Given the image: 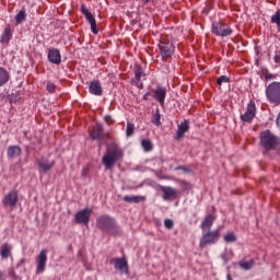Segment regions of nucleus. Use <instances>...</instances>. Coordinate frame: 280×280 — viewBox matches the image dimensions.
<instances>
[{
    "instance_id": "2",
    "label": "nucleus",
    "mask_w": 280,
    "mask_h": 280,
    "mask_svg": "<svg viewBox=\"0 0 280 280\" xmlns=\"http://www.w3.org/2000/svg\"><path fill=\"white\" fill-rule=\"evenodd\" d=\"M260 145L267 150H280V138L266 130L260 135Z\"/></svg>"
},
{
    "instance_id": "22",
    "label": "nucleus",
    "mask_w": 280,
    "mask_h": 280,
    "mask_svg": "<svg viewBox=\"0 0 280 280\" xmlns=\"http://www.w3.org/2000/svg\"><path fill=\"white\" fill-rule=\"evenodd\" d=\"M143 75H145L143 73V68H141V66H136L135 78L132 79V83L136 84V86H139V83L141 82V78H143Z\"/></svg>"
},
{
    "instance_id": "19",
    "label": "nucleus",
    "mask_w": 280,
    "mask_h": 280,
    "mask_svg": "<svg viewBox=\"0 0 280 280\" xmlns=\"http://www.w3.org/2000/svg\"><path fill=\"white\" fill-rule=\"evenodd\" d=\"M89 91L91 95L96 96H100L104 93V91L102 90V83H100L98 80H93L90 82Z\"/></svg>"
},
{
    "instance_id": "32",
    "label": "nucleus",
    "mask_w": 280,
    "mask_h": 280,
    "mask_svg": "<svg viewBox=\"0 0 280 280\" xmlns=\"http://www.w3.org/2000/svg\"><path fill=\"white\" fill-rule=\"evenodd\" d=\"M176 183H178L183 191H189V189H191V185L185 179H176Z\"/></svg>"
},
{
    "instance_id": "36",
    "label": "nucleus",
    "mask_w": 280,
    "mask_h": 280,
    "mask_svg": "<svg viewBox=\"0 0 280 280\" xmlns=\"http://www.w3.org/2000/svg\"><path fill=\"white\" fill-rule=\"evenodd\" d=\"M229 82H231V79H229V77H226V75H221V77H219V79L217 80V84H218L219 86H222V84H226V83H229Z\"/></svg>"
},
{
    "instance_id": "30",
    "label": "nucleus",
    "mask_w": 280,
    "mask_h": 280,
    "mask_svg": "<svg viewBox=\"0 0 280 280\" xmlns=\"http://www.w3.org/2000/svg\"><path fill=\"white\" fill-rule=\"evenodd\" d=\"M238 266L240 268H243V270H250L253 266H255V260L250 259L248 261H240Z\"/></svg>"
},
{
    "instance_id": "21",
    "label": "nucleus",
    "mask_w": 280,
    "mask_h": 280,
    "mask_svg": "<svg viewBox=\"0 0 280 280\" xmlns=\"http://www.w3.org/2000/svg\"><path fill=\"white\" fill-rule=\"evenodd\" d=\"M23 150L19 145H10L7 150L8 159H16L22 154Z\"/></svg>"
},
{
    "instance_id": "48",
    "label": "nucleus",
    "mask_w": 280,
    "mask_h": 280,
    "mask_svg": "<svg viewBox=\"0 0 280 280\" xmlns=\"http://www.w3.org/2000/svg\"><path fill=\"white\" fill-rule=\"evenodd\" d=\"M140 86H143V83H140Z\"/></svg>"
},
{
    "instance_id": "18",
    "label": "nucleus",
    "mask_w": 280,
    "mask_h": 280,
    "mask_svg": "<svg viewBox=\"0 0 280 280\" xmlns=\"http://www.w3.org/2000/svg\"><path fill=\"white\" fill-rule=\"evenodd\" d=\"M37 165L39 167V170H42V172H44V174H47V172H50V170L54 168V166L56 165V162L54 161H49L45 158H42L38 162Z\"/></svg>"
},
{
    "instance_id": "24",
    "label": "nucleus",
    "mask_w": 280,
    "mask_h": 280,
    "mask_svg": "<svg viewBox=\"0 0 280 280\" xmlns=\"http://www.w3.org/2000/svg\"><path fill=\"white\" fill-rule=\"evenodd\" d=\"M7 82H10V72L5 68L0 67V86H5Z\"/></svg>"
},
{
    "instance_id": "27",
    "label": "nucleus",
    "mask_w": 280,
    "mask_h": 280,
    "mask_svg": "<svg viewBox=\"0 0 280 280\" xmlns=\"http://www.w3.org/2000/svg\"><path fill=\"white\" fill-rule=\"evenodd\" d=\"M107 233L114 235V237H119V235H121V228L117 225V223L114 221V223H112V226L108 229Z\"/></svg>"
},
{
    "instance_id": "34",
    "label": "nucleus",
    "mask_w": 280,
    "mask_h": 280,
    "mask_svg": "<svg viewBox=\"0 0 280 280\" xmlns=\"http://www.w3.org/2000/svg\"><path fill=\"white\" fill-rule=\"evenodd\" d=\"M0 255L2 259H8V257H10L11 252H10V247H8V244L2 245Z\"/></svg>"
},
{
    "instance_id": "5",
    "label": "nucleus",
    "mask_w": 280,
    "mask_h": 280,
    "mask_svg": "<svg viewBox=\"0 0 280 280\" xmlns=\"http://www.w3.org/2000/svg\"><path fill=\"white\" fill-rule=\"evenodd\" d=\"M211 32L212 34H215V36H221V38L231 36V34H233V30H231V26H229V24H225L224 22H213L211 26Z\"/></svg>"
},
{
    "instance_id": "15",
    "label": "nucleus",
    "mask_w": 280,
    "mask_h": 280,
    "mask_svg": "<svg viewBox=\"0 0 280 280\" xmlns=\"http://www.w3.org/2000/svg\"><path fill=\"white\" fill-rule=\"evenodd\" d=\"M152 93H154L153 97L159 102L161 106L165 104V97L167 95V89L159 85L155 90H152Z\"/></svg>"
},
{
    "instance_id": "37",
    "label": "nucleus",
    "mask_w": 280,
    "mask_h": 280,
    "mask_svg": "<svg viewBox=\"0 0 280 280\" xmlns=\"http://www.w3.org/2000/svg\"><path fill=\"white\" fill-rule=\"evenodd\" d=\"M271 23H275L277 27H280V11H277L276 14L271 16Z\"/></svg>"
},
{
    "instance_id": "38",
    "label": "nucleus",
    "mask_w": 280,
    "mask_h": 280,
    "mask_svg": "<svg viewBox=\"0 0 280 280\" xmlns=\"http://www.w3.org/2000/svg\"><path fill=\"white\" fill-rule=\"evenodd\" d=\"M48 93H56V84L51 81H48L46 84Z\"/></svg>"
},
{
    "instance_id": "46",
    "label": "nucleus",
    "mask_w": 280,
    "mask_h": 280,
    "mask_svg": "<svg viewBox=\"0 0 280 280\" xmlns=\"http://www.w3.org/2000/svg\"><path fill=\"white\" fill-rule=\"evenodd\" d=\"M142 100H144V102H148L150 100V92H147L143 96Z\"/></svg>"
},
{
    "instance_id": "11",
    "label": "nucleus",
    "mask_w": 280,
    "mask_h": 280,
    "mask_svg": "<svg viewBox=\"0 0 280 280\" xmlns=\"http://www.w3.org/2000/svg\"><path fill=\"white\" fill-rule=\"evenodd\" d=\"M81 12H82V14H84L88 23H90L91 32L94 33V34H98L97 21H95V16H93V13H91V11H89V8H86L85 4L81 5Z\"/></svg>"
},
{
    "instance_id": "40",
    "label": "nucleus",
    "mask_w": 280,
    "mask_h": 280,
    "mask_svg": "<svg viewBox=\"0 0 280 280\" xmlns=\"http://www.w3.org/2000/svg\"><path fill=\"white\" fill-rule=\"evenodd\" d=\"M165 229L172 230L174 229V220L172 219H165L164 221Z\"/></svg>"
},
{
    "instance_id": "47",
    "label": "nucleus",
    "mask_w": 280,
    "mask_h": 280,
    "mask_svg": "<svg viewBox=\"0 0 280 280\" xmlns=\"http://www.w3.org/2000/svg\"><path fill=\"white\" fill-rule=\"evenodd\" d=\"M0 280H5V273L0 269Z\"/></svg>"
},
{
    "instance_id": "28",
    "label": "nucleus",
    "mask_w": 280,
    "mask_h": 280,
    "mask_svg": "<svg viewBox=\"0 0 280 280\" xmlns=\"http://www.w3.org/2000/svg\"><path fill=\"white\" fill-rule=\"evenodd\" d=\"M141 147L144 152H152V150H154V144H152V140L150 139H142Z\"/></svg>"
},
{
    "instance_id": "10",
    "label": "nucleus",
    "mask_w": 280,
    "mask_h": 280,
    "mask_svg": "<svg viewBox=\"0 0 280 280\" xmlns=\"http://www.w3.org/2000/svg\"><path fill=\"white\" fill-rule=\"evenodd\" d=\"M255 115H257V106L254 101H249L245 113L241 115V119L245 121V124H250V121L255 119Z\"/></svg>"
},
{
    "instance_id": "20",
    "label": "nucleus",
    "mask_w": 280,
    "mask_h": 280,
    "mask_svg": "<svg viewBox=\"0 0 280 280\" xmlns=\"http://www.w3.org/2000/svg\"><path fill=\"white\" fill-rule=\"evenodd\" d=\"M215 214H208L203 221L201 222L200 229L201 231H211V226H213V222H215Z\"/></svg>"
},
{
    "instance_id": "23",
    "label": "nucleus",
    "mask_w": 280,
    "mask_h": 280,
    "mask_svg": "<svg viewBox=\"0 0 280 280\" xmlns=\"http://www.w3.org/2000/svg\"><path fill=\"white\" fill-rule=\"evenodd\" d=\"M12 39V27L10 25L5 26L2 35H1V39L0 43H10V40Z\"/></svg>"
},
{
    "instance_id": "35",
    "label": "nucleus",
    "mask_w": 280,
    "mask_h": 280,
    "mask_svg": "<svg viewBox=\"0 0 280 280\" xmlns=\"http://www.w3.org/2000/svg\"><path fill=\"white\" fill-rule=\"evenodd\" d=\"M133 136H135V124L127 122L126 137H133Z\"/></svg>"
},
{
    "instance_id": "45",
    "label": "nucleus",
    "mask_w": 280,
    "mask_h": 280,
    "mask_svg": "<svg viewBox=\"0 0 280 280\" xmlns=\"http://www.w3.org/2000/svg\"><path fill=\"white\" fill-rule=\"evenodd\" d=\"M273 60H275L276 65H279V67H280V55L279 54L275 55Z\"/></svg>"
},
{
    "instance_id": "41",
    "label": "nucleus",
    "mask_w": 280,
    "mask_h": 280,
    "mask_svg": "<svg viewBox=\"0 0 280 280\" xmlns=\"http://www.w3.org/2000/svg\"><path fill=\"white\" fill-rule=\"evenodd\" d=\"M25 264H27V259L21 258L19 264L16 265V268H22V266H25Z\"/></svg>"
},
{
    "instance_id": "16",
    "label": "nucleus",
    "mask_w": 280,
    "mask_h": 280,
    "mask_svg": "<svg viewBox=\"0 0 280 280\" xmlns=\"http://www.w3.org/2000/svg\"><path fill=\"white\" fill-rule=\"evenodd\" d=\"M189 132V120L185 119L177 126V131L175 136L176 141H180L185 137V133Z\"/></svg>"
},
{
    "instance_id": "43",
    "label": "nucleus",
    "mask_w": 280,
    "mask_h": 280,
    "mask_svg": "<svg viewBox=\"0 0 280 280\" xmlns=\"http://www.w3.org/2000/svg\"><path fill=\"white\" fill-rule=\"evenodd\" d=\"M150 0H143L142 2V8H144V10H150Z\"/></svg>"
},
{
    "instance_id": "31",
    "label": "nucleus",
    "mask_w": 280,
    "mask_h": 280,
    "mask_svg": "<svg viewBox=\"0 0 280 280\" xmlns=\"http://www.w3.org/2000/svg\"><path fill=\"white\" fill-rule=\"evenodd\" d=\"M151 121L154 126H158V127L161 126V109L159 108L155 109V114L153 115Z\"/></svg>"
},
{
    "instance_id": "29",
    "label": "nucleus",
    "mask_w": 280,
    "mask_h": 280,
    "mask_svg": "<svg viewBox=\"0 0 280 280\" xmlns=\"http://www.w3.org/2000/svg\"><path fill=\"white\" fill-rule=\"evenodd\" d=\"M15 22L19 24L23 23L24 21H27V13L25 12V9H22L16 15H15Z\"/></svg>"
},
{
    "instance_id": "7",
    "label": "nucleus",
    "mask_w": 280,
    "mask_h": 280,
    "mask_svg": "<svg viewBox=\"0 0 280 280\" xmlns=\"http://www.w3.org/2000/svg\"><path fill=\"white\" fill-rule=\"evenodd\" d=\"M47 253H49L46 248L42 249L39 254L36 256V275H43L47 268Z\"/></svg>"
},
{
    "instance_id": "17",
    "label": "nucleus",
    "mask_w": 280,
    "mask_h": 280,
    "mask_svg": "<svg viewBox=\"0 0 280 280\" xmlns=\"http://www.w3.org/2000/svg\"><path fill=\"white\" fill-rule=\"evenodd\" d=\"M160 191H162L163 195V200H172V198H176V190L172 186H158Z\"/></svg>"
},
{
    "instance_id": "6",
    "label": "nucleus",
    "mask_w": 280,
    "mask_h": 280,
    "mask_svg": "<svg viewBox=\"0 0 280 280\" xmlns=\"http://www.w3.org/2000/svg\"><path fill=\"white\" fill-rule=\"evenodd\" d=\"M109 264H113L114 269L118 270L120 275H130V267L128 266V258L126 256L112 258Z\"/></svg>"
},
{
    "instance_id": "3",
    "label": "nucleus",
    "mask_w": 280,
    "mask_h": 280,
    "mask_svg": "<svg viewBox=\"0 0 280 280\" xmlns=\"http://www.w3.org/2000/svg\"><path fill=\"white\" fill-rule=\"evenodd\" d=\"M220 242V230H205L199 240V248H207V246H215Z\"/></svg>"
},
{
    "instance_id": "8",
    "label": "nucleus",
    "mask_w": 280,
    "mask_h": 280,
    "mask_svg": "<svg viewBox=\"0 0 280 280\" xmlns=\"http://www.w3.org/2000/svg\"><path fill=\"white\" fill-rule=\"evenodd\" d=\"M91 213H93V210L91 208H85L78 211L74 214L75 224H83L84 226H88V224L91 222Z\"/></svg>"
},
{
    "instance_id": "44",
    "label": "nucleus",
    "mask_w": 280,
    "mask_h": 280,
    "mask_svg": "<svg viewBox=\"0 0 280 280\" xmlns=\"http://www.w3.org/2000/svg\"><path fill=\"white\" fill-rule=\"evenodd\" d=\"M176 172H178L179 170H183V172H189V168H187L186 166L179 165L175 167Z\"/></svg>"
},
{
    "instance_id": "12",
    "label": "nucleus",
    "mask_w": 280,
    "mask_h": 280,
    "mask_svg": "<svg viewBox=\"0 0 280 280\" xmlns=\"http://www.w3.org/2000/svg\"><path fill=\"white\" fill-rule=\"evenodd\" d=\"M114 222L115 219L110 218L109 215H101L96 219V226L97 229H101V231L108 232Z\"/></svg>"
},
{
    "instance_id": "42",
    "label": "nucleus",
    "mask_w": 280,
    "mask_h": 280,
    "mask_svg": "<svg viewBox=\"0 0 280 280\" xmlns=\"http://www.w3.org/2000/svg\"><path fill=\"white\" fill-rule=\"evenodd\" d=\"M264 78H265L266 82H268V80H275V78H277V75L270 74V73H266L264 75Z\"/></svg>"
},
{
    "instance_id": "26",
    "label": "nucleus",
    "mask_w": 280,
    "mask_h": 280,
    "mask_svg": "<svg viewBox=\"0 0 280 280\" xmlns=\"http://www.w3.org/2000/svg\"><path fill=\"white\" fill-rule=\"evenodd\" d=\"M108 138V135H102V127L100 125L96 126V128L91 133V139H106Z\"/></svg>"
},
{
    "instance_id": "4",
    "label": "nucleus",
    "mask_w": 280,
    "mask_h": 280,
    "mask_svg": "<svg viewBox=\"0 0 280 280\" xmlns=\"http://www.w3.org/2000/svg\"><path fill=\"white\" fill-rule=\"evenodd\" d=\"M267 102L273 106H280V82L273 81L265 90Z\"/></svg>"
},
{
    "instance_id": "1",
    "label": "nucleus",
    "mask_w": 280,
    "mask_h": 280,
    "mask_svg": "<svg viewBox=\"0 0 280 280\" xmlns=\"http://www.w3.org/2000/svg\"><path fill=\"white\" fill-rule=\"evenodd\" d=\"M124 159V149L117 143H112L106 147V152L102 158V163L105 170H113L117 161Z\"/></svg>"
},
{
    "instance_id": "39",
    "label": "nucleus",
    "mask_w": 280,
    "mask_h": 280,
    "mask_svg": "<svg viewBox=\"0 0 280 280\" xmlns=\"http://www.w3.org/2000/svg\"><path fill=\"white\" fill-rule=\"evenodd\" d=\"M91 172V166L86 165L82 168L81 176L83 178H89V173Z\"/></svg>"
},
{
    "instance_id": "14",
    "label": "nucleus",
    "mask_w": 280,
    "mask_h": 280,
    "mask_svg": "<svg viewBox=\"0 0 280 280\" xmlns=\"http://www.w3.org/2000/svg\"><path fill=\"white\" fill-rule=\"evenodd\" d=\"M47 58L51 65H60V62H62V55H60V50L58 48H49Z\"/></svg>"
},
{
    "instance_id": "33",
    "label": "nucleus",
    "mask_w": 280,
    "mask_h": 280,
    "mask_svg": "<svg viewBox=\"0 0 280 280\" xmlns=\"http://www.w3.org/2000/svg\"><path fill=\"white\" fill-rule=\"evenodd\" d=\"M223 240L228 244H231L232 242H237V236H235V233L230 232L223 236Z\"/></svg>"
},
{
    "instance_id": "25",
    "label": "nucleus",
    "mask_w": 280,
    "mask_h": 280,
    "mask_svg": "<svg viewBox=\"0 0 280 280\" xmlns=\"http://www.w3.org/2000/svg\"><path fill=\"white\" fill-rule=\"evenodd\" d=\"M122 200L125 201V202H129V203H132V202H135L136 205L137 203H139V202H143L144 200H145V197H143V196H125L124 198H122Z\"/></svg>"
},
{
    "instance_id": "13",
    "label": "nucleus",
    "mask_w": 280,
    "mask_h": 280,
    "mask_svg": "<svg viewBox=\"0 0 280 280\" xmlns=\"http://www.w3.org/2000/svg\"><path fill=\"white\" fill-rule=\"evenodd\" d=\"M16 202H19V192L16 190H11L7 196L2 199L3 207H16Z\"/></svg>"
},
{
    "instance_id": "9",
    "label": "nucleus",
    "mask_w": 280,
    "mask_h": 280,
    "mask_svg": "<svg viewBox=\"0 0 280 280\" xmlns=\"http://www.w3.org/2000/svg\"><path fill=\"white\" fill-rule=\"evenodd\" d=\"M159 49L161 51L162 60H170V58L174 56L175 47L172 42L161 40L159 44Z\"/></svg>"
}]
</instances>
